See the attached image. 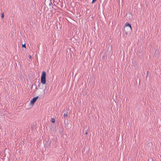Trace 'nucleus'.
Wrapping results in <instances>:
<instances>
[{
    "instance_id": "nucleus-2",
    "label": "nucleus",
    "mask_w": 161,
    "mask_h": 161,
    "mask_svg": "<svg viewBox=\"0 0 161 161\" xmlns=\"http://www.w3.org/2000/svg\"><path fill=\"white\" fill-rule=\"evenodd\" d=\"M46 72L45 71H43L41 78V82L43 85L45 84L46 83Z\"/></svg>"
},
{
    "instance_id": "nucleus-13",
    "label": "nucleus",
    "mask_w": 161,
    "mask_h": 161,
    "mask_svg": "<svg viewBox=\"0 0 161 161\" xmlns=\"http://www.w3.org/2000/svg\"><path fill=\"white\" fill-rule=\"evenodd\" d=\"M40 84H41V83H39L38 85V86L39 87H40Z\"/></svg>"
},
{
    "instance_id": "nucleus-9",
    "label": "nucleus",
    "mask_w": 161,
    "mask_h": 161,
    "mask_svg": "<svg viewBox=\"0 0 161 161\" xmlns=\"http://www.w3.org/2000/svg\"><path fill=\"white\" fill-rule=\"evenodd\" d=\"M97 0H92V3H95L96 1H97Z\"/></svg>"
},
{
    "instance_id": "nucleus-1",
    "label": "nucleus",
    "mask_w": 161,
    "mask_h": 161,
    "mask_svg": "<svg viewBox=\"0 0 161 161\" xmlns=\"http://www.w3.org/2000/svg\"><path fill=\"white\" fill-rule=\"evenodd\" d=\"M124 31L126 34L131 33L132 31L131 25L128 22H126L125 24Z\"/></svg>"
},
{
    "instance_id": "nucleus-12",
    "label": "nucleus",
    "mask_w": 161,
    "mask_h": 161,
    "mask_svg": "<svg viewBox=\"0 0 161 161\" xmlns=\"http://www.w3.org/2000/svg\"><path fill=\"white\" fill-rule=\"evenodd\" d=\"M28 57H29V58L30 59H31V55H29V56H28Z\"/></svg>"
},
{
    "instance_id": "nucleus-4",
    "label": "nucleus",
    "mask_w": 161,
    "mask_h": 161,
    "mask_svg": "<svg viewBox=\"0 0 161 161\" xmlns=\"http://www.w3.org/2000/svg\"><path fill=\"white\" fill-rule=\"evenodd\" d=\"M51 144V142L48 141H47V143H46V146H47V147H48L50 146Z\"/></svg>"
},
{
    "instance_id": "nucleus-3",
    "label": "nucleus",
    "mask_w": 161,
    "mask_h": 161,
    "mask_svg": "<svg viewBox=\"0 0 161 161\" xmlns=\"http://www.w3.org/2000/svg\"><path fill=\"white\" fill-rule=\"evenodd\" d=\"M38 97L39 96H37L36 97H34L30 101V104L31 105H34L35 103L36 102V100H37Z\"/></svg>"
},
{
    "instance_id": "nucleus-10",
    "label": "nucleus",
    "mask_w": 161,
    "mask_h": 161,
    "mask_svg": "<svg viewBox=\"0 0 161 161\" xmlns=\"http://www.w3.org/2000/svg\"><path fill=\"white\" fill-rule=\"evenodd\" d=\"M68 116V115L67 114H64V117H65Z\"/></svg>"
},
{
    "instance_id": "nucleus-17",
    "label": "nucleus",
    "mask_w": 161,
    "mask_h": 161,
    "mask_svg": "<svg viewBox=\"0 0 161 161\" xmlns=\"http://www.w3.org/2000/svg\"><path fill=\"white\" fill-rule=\"evenodd\" d=\"M148 72L147 71V74L148 75Z\"/></svg>"
},
{
    "instance_id": "nucleus-14",
    "label": "nucleus",
    "mask_w": 161,
    "mask_h": 161,
    "mask_svg": "<svg viewBox=\"0 0 161 161\" xmlns=\"http://www.w3.org/2000/svg\"><path fill=\"white\" fill-rule=\"evenodd\" d=\"M36 86V90H37V86H36V85H35Z\"/></svg>"
},
{
    "instance_id": "nucleus-8",
    "label": "nucleus",
    "mask_w": 161,
    "mask_h": 161,
    "mask_svg": "<svg viewBox=\"0 0 161 161\" xmlns=\"http://www.w3.org/2000/svg\"><path fill=\"white\" fill-rule=\"evenodd\" d=\"M22 48H26V45H25V43L24 44H22Z\"/></svg>"
},
{
    "instance_id": "nucleus-11",
    "label": "nucleus",
    "mask_w": 161,
    "mask_h": 161,
    "mask_svg": "<svg viewBox=\"0 0 161 161\" xmlns=\"http://www.w3.org/2000/svg\"><path fill=\"white\" fill-rule=\"evenodd\" d=\"M52 4V3L51 1L50 0V3L49 4V5L50 6H51Z\"/></svg>"
},
{
    "instance_id": "nucleus-7",
    "label": "nucleus",
    "mask_w": 161,
    "mask_h": 161,
    "mask_svg": "<svg viewBox=\"0 0 161 161\" xmlns=\"http://www.w3.org/2000/svg\"><path fill=\"white\" fill-rule=\"evenodd\" d=\"M46 88V86L45 87H44V88H40V89H42L43 90L44 94L45 93V91Z\"/></svg>"
},
{
    "instance_id": "nucleus-5",
    "label": "nucleus",
    "mask_w": 161,
    "mask_h": 161,
    "mask_svg": "<svg viewBox=\"0 0 161 161\" xmlns=\"http://www.w3.org/2000/svg\"><path fill=\"white\" fill-rule=\"evenodd\" d=\"M4 17V13L3 12H2L1 14V18L2 19H3Z\"/></svg>"
},
{
    "instance_id": "nucleus-6",
    "label": "nucleus",
    "mask_w": 161,
    "mask_h": 161,
    "mask_svg": "<svg viewBox=\"0 0 161 161\" xmlns=\"http://www.w3.org/2000/svg\"><path fill=\"white\" fill-rule=\"evenodd\" d=\"M51 122L53 123H54L55 122V119L54 118H52L51 119Z\"/></svg>"
},
{
    "instance_id": "nucleus-15",
    "label": "nucleus",
    "mask_w": 161,
    "mask_h": 161,
    "mask_svg": "<svg viewBox=\"0 0 161 161\" xmlns=\"http://www.w3.org/2000/svg\"><path fill=\"white\" fill-rule=\"evenodd\" d=\"M87 132H86L85 133V134L87 135Z\"/></svg>"
},
{
    "instance_id": "nucleus-16",
    "label": "nucleus",
    "mask_w": 161,
    "mask_h": 161,
    "mask_svg": "<svg viewBox=\"0 0 161 161\" xmlns=\"http://www.w3.org/2000/svg\"><path fill=\"white\" fill-rule=\"evenodd\" d=\"M151 160H152V161H153V159L152 158H151Z\"/></svg>"
}]
</instances>
